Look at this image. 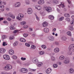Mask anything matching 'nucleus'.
Wrapping results in <instances>:
<instances>
[{
    "label": "nucleus",
    "mask_w": 74,
    "mask_h": 74,
    "mask_svg": "<svg viewBox=\"0 0 74 74\" xmlns=\"http://www.w3.org/2000/svg\"><path fill=\"white\" fill-rule=\"evenodd\" d=\"M67 34L68 36H71V32L69 31L67 32Z\"/></svg>",
    "instance_id": "nucleus-31"
},
{
    "label": "nucleus",
    "mask_w": 74,
    "mask_h": 74,
    "mask_svg": "<svg viewBox=\"0 0 74 74\" xmlns=\"http://www.w3.org/2000/svg\"><path fill=\"white\" fill-rule=\"evenodd\" d=\"M11 18H8V20L9 21H11Z\"/></svg>",
    "instance_id": "nucleus-59"
},
{
    "label": "nucleus",
    "mask_w": 74,
    "mask_h": 74,
    "mask_svg": "<svg viewBox=\"0 0 74 74\" xmlns=\"http://www.w3.org/2000/svg\"><path fill=\"white\" fill-rule=\"evenodd\" d=\"M25 3L26 4H30V2L28 0H27L25 1Z\"/></svg>",
    "instance_id": "nucleus-41"
},
{
    "label": "nucleus",
    "mask_w": 74,
    "mask_h": 74,
    "mask_svg": "<svg viewBox=\"0 0 74 74\" xmlns=\"http://www.w3.org/2000/svg\"><path fill=\"white\" fill-rule=\"evenodd\" d=\"M41 47L42 48H43V49H46V48H47V47H46V46L44 45H42Z\"/></svg>",
    "instance_id": "nucleus-35"
},
{
    "label": "nucleus",
    "mask_w": 74,
    "mask_h": 74,
    "mask_svg": "<svg viewBox=\"0 0 74 74\" xmlns=\"http://www.w3.org/2000/svg\"><path fill=\"white\" fill-rule=\"evenodd\" d=\"M3 4V2H2V1H0V5H1Z\"/></svg>",
    "instance_id": "nucleus-56"
},
{
    "label": "nucleus",
    "mask_w": 74,
    "mask_h": 74,
    "mask_svg": "<svg viewBox=\"0 0 74 74\" xmlns=\"http://www.w3.org/2000/svg\"><path fill=\"white\" fill-rule=\"evenodd\" d=\"M18 44V42L15 41L13 45L14 46H16V45H17Z\"/></svg>",
    "instance_id": "nucleus-26"
},
{
    "label": "nucleus",
    "mask_w": 74,
    "mask_h": 74,
    "mask_svg": "<svg viewBox=\"0 0 74 74\" xmlns=\"http://www.w3.org/2000/svg\"><path fill=\"white\" fill-rule=\"evenodd\" d=\"M5 35H3L2 37V39H5V37H6Z\"/></svg>",
    "instance_id": "nucleus-47"
},
{
    "label": "nucleus",
    "mask_w": 74,
    "mask_h": 74,
    "mask_svg": "<svg viewBox=\"0 0 74 74\" xmlns=\"http://www.w3.org/2000/svg\"><path fill=\"white\" fill-rule=\"evenodd\" d=\"M37 65L39 67H41L42 66V62H38L37 63Z\"/></svg>",
    "instance_id": "nucleus-16"
},
{
    "label": "nucleus",
    "mask_w": 74,
    "mask_h": 74,
    "mask_svg": "<svg viewBox=\"0 0 74 74\" xmlns=\"http://www.w3.org/2000/svg\"><path fill=\"white\" fill-rule=\"evenodd\" d=\"M1 74H6V73H4V72H2L1 73Z\"/></svg>",
    "instance_id": "nucleus-63"
},
{
    "label": "nucleus",
    "mask_w": 74,
    "mask_h": 74,
    "mask_svg": "<svg viewBox=\"0 0 74 74\" xmlns=\"http://www.w3.org/2000/svg\"><path fill=\"white\" fill-rule=\"evenodd\" d=\"M35 62H38V60L37 59H36L34 60Z\"/></svg>",
    "instance_id": "nucleus-61"
},
{
    "label": "nucleus",
    "mask_w": 74,
    "mask_h": 74,
    "mask_svg": "<svg viewBox=\"0 0 74 74\" xmlns=\"http://www.w3.org/2000/svg\"><path fill=\"white\" fill-rule=\"evenodd\" d=\"M73 30V27L72 26H69V30Z\"/></svg>",
    "instance_id": "nucleus-38"
},
{
    "label": "nucleus",
    "mask_w": 74,
    "mask_h": 74,
    "mask_svg": "<svg viewBox=\"0 0 74 74\" xmlns=\"http://www.w3.org/2000/svg\"><path fill=\"white\" fill-rule=\"evenodd\" d=\"M60 51V49L58 48H56L54 49V51L55 53H58Z\"/></svg>",
    "instance_id": "nucleus-9"
},
{
    "label": "nucleus",
    "mask_w": 74,
    "mask_h": 74,
    "mask_svg": "<svg viewBox=\"0 0 74 74\" xmlns=\"http://www.w3.org/2000/svg\"><path fill=\"white\" fill-rule=\"evenodd\" d=\"M64 59V56H61L59 57V59L61 60H63Z\"/></svg>",
    "instance_id": "nucleus-15"
},
{
    "label": "nucleus",
    "mask_w": 74,
    "mask_h": 74,
    "mask_svg": "<svg viewBox=\"0 0 74 74\" xmlns=\"http://www.w3.org/2000/svg\"><path fill=\"white\" fill-rule=\"evenodd\" d=\"M21 5V3L19 2L15 4V6L16 7H19Z\"/></svg>",
    "instance_id": "nucleus-17"
},
{
    "label": "nucleus",
    "mask_w": 74,
    "mask_h": 74,
    "mask_svg": "<svg viewBox=\"0 0 74 74\" xmlns=\"http://www.w3.org/2000/svg\"><path fill=\"white\" fill-rule=\"evenodd\" d=\"M38 3L40 5H42L45 3V1L44 0H40L38 1Z\"/></svg>",
    "instance_id": "nucleus-5"
},
{
    "label": "nucleus",
    "mask_w": 74,
    "mask_h": 74,
    "mask_svg": "<svg viewBox=\"0 0 74 74\" xmlns=\"http://www.w3.org/2000/svg\"><path fill=\"white\" fill-rule=\"evenodd\" d=\"M27 27H28L27 25H25L24 27V29H26V28H27Z\"/></svg>",
    "instance_id": "nucleus-53"
},
{
    "label": "nucleus",
    "mask_w": 74,
    "mask_h": 74,
    "mask_svg": "<svg viewBox=\"0 0 74 74\" xmlns=\"http://www.w3.org/2000/svg\"><path fill=\"white\" fill-rule=\"evenodd\" d=\"M11 69H12V66L10 64H7L4 67V70L6 71H8V70H10Z\"/></svg>",
    "instance_id": "nucleus-1"
},
{
    "label": "nucleus",
    "mask_w": 74,
    "mask_h": 74,
    "mask_svg": "<svg viewBox=\"0 0 74 74\" xmlns=\"http://www.w3.org/2000/svg\"><path fill=\"white\" fill-rule=\"evenodd\" d=\"M4 23H5V24H8V22L7 21H4L3 22Z\"/></svg>",
    "instance_id": "nucleus-49"
},
{
    "label": "nucleus",
    "mask_w": 74,
    "mask_h": 74,
    "mask_svg": "<svg viewBox=\"0 0 74 74\" xmlns=\"http://www.w3.org/2000/svg\"><path fill=\"white\" fill-rule=\"evenodd\" d=\"M35 8L36 9H37L38 10H41V6L40 5H38V6H35Z\"/></svg>",
    "instance_id": "nucleus-12"
},
{
    "label": "nucleus",
    "mask_w": 74,
    "mask_h": 74,
    "mask_svg": "<svg viewBox=\"0 0 74 74\" xmlns=\"http://www.w3.org/2000/svg\"><path fill=\"white\" fill-rule=\"evenodd\" d=\"M3 58L4 59H5V60H9L10 59V56L7 55H4Z\"/></svg>",
    "instance_id": "nucleus-4"
},
{
    "label": "nucleus",
    "mask_w": 74,
    "mask_h": 74,
    "mask_svg": "<svg viewBox=\"0 0 74 74\" xmlns=\"http://www.w3.org/2000/svg\"><path fill=\"white\" fill-rule=\"evenodd\" d=\"M58 2V1L57 0H54V3H57Z\"/></svg>",
    "instance_id": "nucleus-54"
},
{
    "label": "nucleus",
    "mask_w": 74,
    "mask_h": 74,
    "mask_svg": "<svg viewBox=\"0 0 74 74\" xmlns=\"http://www.w3.org/2000/svg\"><path fill=\"white\" fill-rule=\"evenodd\" d=\"M24 18V16L22 14H19L18 16L16 17V19L18 21H22V18Z\"/></svg>",
    "instance_id": "nucleus-2"
},
{
    "label": "nucleus",
    "mask_w": 74,
    "mask_h": 74,
    "mask_svg": "<svg viewBox=\"0 0 74 74\" xmlns=\"http://www.w3.org/2000/svg\"><path fill=\"white\" fill-rule=\"evenodd\" d=\"M69 71L70 73H74V70L73 69L71 68L69 69Z\"/></svg>",
    "instance_id": "nucleus-20"
},
{
    "label": "nucleus",
    "mask_w": 74,
    "mask_h": 74,
    "mask_svg": "<svg viewBox=\"0 0 74 74\" xmlns=\"http://www.w3.org/2000/svg\"><path fill=\"white\" fill-rule=\"evenodd\" d=\"M36 46L34 45H32L31 46V48H32V49H36Z\"/></svg>",
    "instance_id": "nucleus-33"
},
{
    "label": "nucleus",
    "mask_w": 74,
    "mask_h": 74,
    "mask_svg": "<svg viewBox=\"0 0 74 74\" xmlns=\"http://www.w3.org/2000/svg\"><path fill=\"white\" fill-rule=\"evenodd\" d=\"M23 36L24 37H26L28 36V34H23Z\"/></svg>",
    "instance_id": "nucleus-43"
},
{
    "label": "nucleus",
    "mask_w": 74,
    "mask_h": 74,
    "mask_svg": "<svg viewBox=\"0 0 74 74\" xmlns=\"http://www.w3.org/2000/svg\"><path fill=\"white\" fill-rule=\"evenodd\" d=\"M6 45H7V43L5 42H3V46L5 47Z\"/></svg>",
    "instance_id": "nucleus-29"
},
{
    "label": "nucleus",
    "mask_w": 74,
    "mask_h": 74,
    "mask_svg": "<svg viewBox=\"0 0 74 74\" xmlns=\"http://www.w3.org/2000/svg\"><path fill=\"white\" fill-rule=\"evenodd\" d=\"M74 48V44H71L69 47V50H71V49H72Z\"/></svg>",
    "instance_id": "nucleus-10"
},
{
    "label": "nucleus",
    "mask_w": 74,
    "mask_h": 74,
    "mask_svg": "<svg viewBox=\"0 0 74 74\" xmlns=\"http://www.w3.org/2000/svg\"><path fill=\"white\" fill-rule=\"evenodd\" d=\"M48 38L49 41H53L54 40V37L52 36H49Z\"/></svg>",
    "instance_id": "nucleus-8"
},
{
    "label": "nucleus",
    "mask_w": 74,
    "mask_h": 74,
    "mask_svg": "<svg viewBox=\"0 0 74 74\" xmlns=\"http://www.w3.org/2000/svg\"><path fill=\"white\" fill-rule=\"evenodd\" d=\"M12 58L14 59H17V57L15 56L14 55L12 56Z\"/></svg>",
    "instance_id": "nucleus-36"
},
{
    "label": "nucleus",
    "mask_w": 74,
    "mask_h": 74,
    "mask_svg": "<svg viewBox=\"0 0 74 74\" xmlns=\"http://www.w3.org/2000/svg\"><path fill=\"white\" fill-rule=\"evenodd\" d=\"M14 38V36H10V40H13Z\"/></svg>",
    "instance_id": "nucleus-48"
},
{
    "label": "nucleus",
    "mask_w": 74,
    "mask_h": 74,
    "mask_svg": "<svg viewBox=\"0 0 74 74\" xmlns=\"http://www.w3.org/2000/svg\"><path fill=\"white\" fill-rule=\"evenodd\" d=\"M62 40H64V41H66V37H64V38H62Z\"/></svg>",
    "instance_id": "nucleus-52"
},
{
    "label": "nucleus",
    "mask_w": 74,
    "mask_h": 74,
    "mask_svg": "<svg viewBox=\"0 0 74 74\" xmlns=\"http://www.w3.org/2000/svg\"><path fill=\"white\" fill-rule=\"evenodd\" d=\"M69 60H66L64 61V63H65V64H67L69 63Z\"/></svg>",
    "instance_id": "nucleus-22"
},
{
    "label": "nucleus",
    "mask_w": 74,
    "mask_h": 74,
    "mask_svg": "<svg viewBox=\"0 0 74 74\" xmlns=\"http://www.w3.org/2000/svg\"><path fill=\"white\" fill-rule=\"evenodd\" d=\"M56 28H54V29L53 30V32H55V31H56Z\"/></svg>",
    "instance_id": "nucleus-57"
},
{
    "label": "nucleus",
    "mask_w": 74,
    "mask_h": 74,
    "mask_svg": "<svg viewBox=\"0 0 74 74\" xmlns=\"http://www.w3.org/2000/svg\"><path fill=\"white\" fill-rule=\"evenodd\" d=\"M72 18L74 20V16H72Z\"/></svg>",
    "instance_id": "nucleus-62"
},
{
    "label": "nucleus",
    "mask_w": 74,
    "mask_h": 74,
    "mask_svg": "<svg viewBox=\"0 0 74 74\" xmlns=\"http://www.w3.org/2000/svg\"><path fill=\"white\" fill-rule=\"evenodd\" d=\"M52 71V69H48L46 71V73L47 74L51 73Z\"/></svg>",
    "instance_id": "nucleus-13"
},
{
    "label": "nucleus",
    "mask_w": 74,
    "mask_h": 74,
    "mask_svg": "<svg viewBox=\"0 0 74 74\" xmlns=\"http://www.w3.org/2000/svg\"><path fill=\"white\" fill-rule=\"evenodd\" d=\"M12 18H13V19H15V16H12V17H11Z\"/></svg>",
    "instance_id": "nucleus-55"
},
{
    "label": "nucleus",
    "mask_w": 74,
    "mask_h": 74,
    "mask_svg": "<svg viewBox=\"0 0 74 74\" xmlns=\"http://www.w3.org/2000/svg\"><path fill=\"white\" fill-rule=\"evenodd\" d=\"M28 14H32L33 13V10L31 8H29L27 12Z\"/></svg>",
    "instance_id": "nucleus-6"
},
{
    "label": "nucleus",
    "mask_w": 74,
    "mask_h": 74,
    "mask_svg": "<svg viewBox=\"0 0 74 74\" xmlns=\"http://www.w3.org/2000/svg\"><path fill=\"white\" fill-rule=\"evenodd\" d=\"M35 16H36V19L38 21H40V19H39V18L38 17L37 15L36 14Z\"/></svg>",
    "instance_id": "nucleus-42"
},
{
    "label": "nucleus",
    "mask_w": 74,
    "mask_h": 74,
    "mask_svg": "<svg viewBox=\"0 0 74 74\" xmlns=\"http://www.w3.org/2000/svg\"><path fill=\"white\" fill-rule=\"evenodd\" d=\"M25 45L26 46V47H30V44L28 43H25Z\"/></svg>",
    "instance_id": "nucleus-34"
},
{
    "label": "nucleus",
    "mask_w": 74,
    "mask_h": 74,
    "mask_svg": "<svg viewBox=\"0 0 74 74\" xmlns=\"http://www.w3.org/2000/svg\"><path fill=\"white\" fill-rule=\"evenodd\" d=\"M8 15L9 16H10V17H12V14L11 13L9 12L8 13Z\"/></svg>",
    "instance_id": "nucleus-28"
},
{
    "label": "nucleus",
    "mask_w": 74,
    "mask_h": 74,
    "mask_svg": "<svg viewBox=\"0 0 74 74\" xmlns=\"http://www.w3.org/2000/svg\"><path fill=\"white\" fill-rule=\"evenodd\" d=\"M49 18L51 19V20H53V19H54V16L51 15H50L49 16Z\"/></svg>",
    "instance_id": "nucleus-23"
},
{
    "label": "nucleus",
    "mask_w": 74,
    "mask_h": 74,
    "mask_svg": "<svg viewBox=\"0 0 74 74\" xmlns=\"http://www.w3.org/2000/svg\"><path fill=\"white\" fill-rule=\"evenodd\" d=\"M26 59V58H24L23 57H21V60H25Z\"/></svg>",
    "instance_id": "nucleus-45"
},
{
    "label": "nucleus",
    "mask_w": 74,
    "mask_h": 74,
    "mask_svg": "<svg viewBox=\"0 0 74 74\" xmlns=\"http://www.w3.org/2000/svg\"><path fill=\"white\" fill-rule=\"evenodd\" d=\"M44 30L45 33H48L49 32V29L47 28H45Z\"/></svg>",
    "instance_id": "nucleus-21"
},
{
    "label": "nucleus",
    "mask_w": 74,
    "mask_h": 74,
    "mask_svg": "<svg viewBox=\"0 0 74 74\" xmlns=\"http://www.w3.org/2000/svg\"><path fill=\"white\" fill-rule=\"evenodd\" d=\"M64 19V17H61L60 18H59V21H62V20Z\"/></svg>",
    "instance_id": "nucleus-32"
},
{
    "label": "nucleus",
    "mask_w": 74,
    "mask_h": 74,
    "mask_svg": "<svg viewBox=\"0 0 74 74\" xmlns=\"http://www.w3.org/2000/svg\"><path fill=\"white\" fill-rule=\"evenodd\" d=\"M53 67L54 68H56V67H58V65L54 64L53 65Z\"/></svg>",
    "instance_id": "nucleus-39"
},
{
    "label": "nucleus",
    "mask_w": 74,
    "mask_h": 74,
    "mask_svg": "<svg viewBox=\"0 0 74 74\" xmlns=\"http://www.w3.org/2000/svg\"><path fill=\"white\" fill-rule=\"evenodd\" d=\"M46 10L48 11V12H50L52 11V10H51V8L50 7H47L46 9Z\"/></svg>",
    "instance_id": "nucleus-11"
},
{
    "label": "nucleus",
    "mask_w": 74,
    "mask_h": 74,
    "mask_svg": "<svg viewBox=\"0 0 74 74\" xmlns=\"http://www.w3.org/2000/svg\"><path fill=\"white\" fill-rule=\"evenodd\" d=\"M6 50L4 48L0 49V53H4L5 52Z\"/></svg>",
    "instance_id": "nucleus-7"
},
{
    "label": "nucleus",
    "mask_w": 74,
    "mask_h": 74,
    "mask_svg": "<svg viewBox=\"0 0 74 74\" xmlns=\"http://www.w3.org/2000/svg\"><path fill=\"white\" fill-rule=\"evenodd\" d=\"M4 8V6L3 5L0 6V10H2V9H3Z\"/></svg>",
    "instance_id": "nucleus-40"
},
{
    "label": "nucleus",
    "mask_w": 74,
    "mask_h": 74,
    "mask_svg": "<svg viewBox=\"0 0 74 74\" xmlns=\"http://www.w3.org/2000/svg\"><path fill=\"white\" fill-rule=\"evenodd\" d=\"M26 23L25 22L22 21L21 22L20 24L21 25H25Z\"/></svg>",
    "instance_id": "nucleus-25"
},
{
    "label": "nucleus",
    "mask_w": 74,
    "mask_h": 74,
    "mask_svg": "<svg viewBox=\"0 0 74 74\" xmlns=\"http://www.w3.org/2000/svg\"><path fill=\"white\" fill-rule=\"evenodd\" d=\"M21 72L23 73H27V72H28L27 69L25 68H22L21 70Z\"/></svg>",
    "instance_id": "nucleus-3"
},
{
    "label": "nucleus",
    "mask_w": 74,
    "mask_h": 74,
    "mask_svg": "<svg viewBox=\"0 0 74 74\" xmlns=\"http://www.w3.org/2000/svg\"><path fill=\"white\" fill-rule=\"evenodd\" d=\"M9 53L10 54V55H14V50H10L9 51Z\"/></svg>",
    "instance_id": "nucleus-14"
},
{
    "label": "nucleus",
    "mask_w": 74,
    "mask_h": 74,
    "mask_svg": "<svg viewBox=\"0 0 74 74\" xmlns=\"http://www.w3.org/2000/svg\"><path fill=\"white\" fill-rule=\"evenodd\" d=\"M44 51H41L39 52V55H44Z\"/></svg>",
    "instance_id": "nucleus-30"
},
{
    "label": "nucleus",
    "mask_w": 74,
    "mask_h": 74,
    "mask_svg": "<svg viewBox=\"0 0 74 74\" xmlns=\"http://www.w3.org/2000/svg\"><path fill=\"white\" fill-rule=\"evenodd\" d=\"M14 26H15V24H14L13 26L12 25L10 26V29H11V30H15V27H14Z\"/></svg>",
    "instance_id": "nucleus-18"
},
{
    "label": "nucleus",
    "mask_w": 74,
    "mask_h": 74,
    "mask_svg": "<svg viewBox=\"0 0 74 74\" xmlns=\"http://www.w3.org/2000/svg\"><path fill=\"white\" fill-rule=\"evenodd\" d=\"M71 25H74V21H71Z\"/></svg>",
    "instance_id": "nucleus-50"
},
{
    "label": "nucleus",
    "mask_w": 74,
    "mask_h": 74,
    "mask_svg": "<svg viewBox=\"0 0 74 74\" xmlns=\"http://www.w3.org/2000/svg\"><path fill=\"white\" fill-rule=\"evenodd\" d=\"M55 44L57 45H59V42H55Z\"/></svg>",
    "instance_id": "nucleus-46"
},
{
    "label": "nucleus",
    "mask_w": 74,
    "mask_h": 74,
    "mask_svg": "<svg viewBox=\"0 0 74 74\" xmlns=\"http://www.w3.org/2000/svg\"><path fill=\"white\" fill-rule=\"evenodd\" d=\"M68 2L69 3V4H71V1L69 0H67Z\"/></svg>",
    "instance_id": "nucleus-60"
},
{
    "label": "nucleus",
    "mask_w": 74,
    "mask_h": 74,
    "mask_svg": "<svg viewBox=\"0 0 74 74\" xmlns=\"http://www.w3.org/2000/svg\"><path fill=\"white\" fill-rule=\"evenodd\" d=\"M3 3L4 5H6V2H3Z\"/></svg>",
    "instance_id": "nucleus-58"
},
{
    "label": "nucleus",
    "mask_w": 74,
    "mask_h": 74,
    "mask_svg": "<svg viewBox=\"0 0 74 74\" xmlns=\"http://www.w3.org/2000/svg\"><path fill=\"white\" fill-rule=\"evenodd\" d=\"M20 41L21 42H26V40L23 38H21L20 39Z\"/></svg>",
    "instance_id": "nucleus-24"
},
{
    "label": "nucleus",
    "mask_w": 74,
    "mask_h": 74,
    "mask_svg": "<svg viewBox=\"0 0 74 74\" xmlns=\"http://www.w3.org/2000/svg\"><path fill=\"white\" fill-rule=\"evenodd\" d=\"M65 17H69V16H70V15L69 14L66 13L65 14Z\"/></svg>",
    "instance_id": "nucleus-37"
},
{
    "label": "nucleus",
    "mask_w": 74,
    "mask_h": 74,
    "mask_svg": "<svg viewBox=\"0 0 74 74\" xmlns=\"http://www.w3.org/2000/svg\"><path fill=\"white\" fill-rule=\"evenodd\" d=\"M66 21H67V22H70V19L69 18H66Z\"/></svg>",
    "instance_id": "nucleus-44"
},
{
    "label": "nucleus",
    "mask_w": 74,
    "mask_h": 74,
    "mask_svg": "<svg viewBox=\"0 0 74 74\" xmlns=\"http://www.w3.org/2000/svg\"><path fill=\"white\" fill-rule=\"evenodd\" d=\"M16 74V72L15 71H14L13 72V74Z\"/></svg>",
    "instance_id": "nucleus-64"
},
{
    "label": "nucleus",
    "mask_w": 74,
    "mask_h": 74,
    "mask_svg": "<svg viewBox=\"0 0 74 74\" xmlns=\"http://www.w3.org/2000/svg\"><path fill=\"white\" fill-rule=\"evenodd\" d=\"M18 30H15L14 32V33H17V32H18Z\"/></svg>",
    "instance_id": "nucleus-51"
},
{
    "label": "nucleus",
    "mask_w": 74,
    "mask_h": 74,
    "mask_svg": "<svg viewBox=\"0 0 74 74\" xmlns=\"http://www.w3.org/2000/svg\"><path fill=\"white\" fill-rule=\"evenodd\" d=\"M51 59L52 61H55V60H56V59H55V58L53 56L51 57Z\"/></svg>",
    "instance_id": "nucleus-27"
},
{
    "label": "nucleus",
    "mask_w": 74,
    "mask_h": 74,
    "mask_svg": "<svg viewBox=\"0 0 74 74\" xmlns=\"http://www.w3.org/2000/svg\"><path fill=\"white\" fill-rule=\"evenodd\" d=\"M48 26V23L45 22L43 23V27H47Z\"/></svg>",
    "instance_id": "nucleus-19"
}]
</instances>
